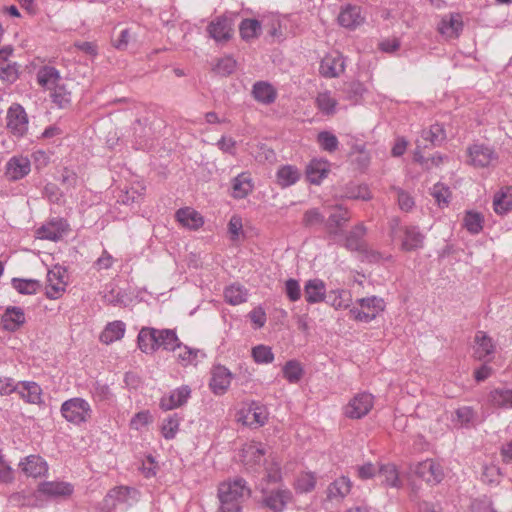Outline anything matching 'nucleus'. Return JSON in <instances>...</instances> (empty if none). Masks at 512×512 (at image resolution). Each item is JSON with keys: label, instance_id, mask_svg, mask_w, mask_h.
Returning a JSON list of instances; mask_svg holds the SVG:
<instances>
[{"label": "nucleus", "instance_id": "f257e3e1", "mask_svg": "<svg viewBox=\"0 0 512 512\" xmlns=\"http://www.w3.org/2000/svg\"><path fill=\"white\" fill-rule=\"evenodd\" d=\"M250 494L251 490L243 478L221 483L218 487L220 507L217 512H241L242 503Z\"/></svg>", "mask_w": 512, "mask_h": 512}, {"label": "nucleus", "instance_id": "f03ea898", "mask_svg": "<svg viewBox=\"0 0 512 512\" xmlns=\"http://www.w3.org/2000/svg\"><path fill=\"white\" fill-rule=\"evenodd\" d=\"M60 412L66 421L75 425L88 422L92 416L90 404L80 397H74L64 401L61 405Z\"/></svg>", "mask_w": 512, "mask_h": 512}, {"label": "nucleus", "instance_id": "7ed1b4c3", "mask_svg": "<svg viewBox=\"0 0 512 512\" xmlns=\"http://www.w3.org/2000/svg\"><path fill=\"white\" fill-rule=\"evenodd\" d=\"M360 308L353 307L349 313L353 319L359 322L369 323L385 309V302L377 296L361 298L357 300Z\"/></svg>", "mask_w": 512, "mask_h": 512}, {"label": "nucleus", "instance_id": "20e7f679", "mask_svg": "<svg viewBox=\"0 0 512 512\" xmlns=\"http://www.w3.org/2000/svg\"><path fill=\"white\" fill-rule=\"evenodd\" d=\"M234 19L226 14L217 16L206 27L208 36L218 44L227 43L234 34Z\"/></svg>", "mask_w": 512, "mask_h": 512}, {"label": "nucleus", "instance_id": "39448f33", "mask_svg": "<svg viewBox=\"0 0 512 512\" xmlns=\"http://www.w3.org/2000/svg\"><path fill=\"white\" fill-rule=\"evenodd\" d=\"M292 499L293 494L287 488L262 490L260 505L272 512H282Z\"/></svg>", "mask_w": 512, "mask_h": 512}, {"label": "nucleus", "instance_id": "423d86ee", "mask_svg": "<svg viewBox=\"0 0 512 512\" xmlns=\"http://www.w3.org/2000/svg\"><path fill=\"white\" fill-rule=\"evenodd\" d=\"M139 499V492L128 486H117L111 489L103 500L104 508L114 509L119 504L132 506Z\"/></svg>", "mask_w": 512, "mask_h": 512}, {"label": "nucleus", "instance_id": "0eeeda50", "mask_svg": "<svg viewBox=\"0 0 512 512\" xmlns=\"http://www.w3.org/2000/svg\"><path fill=\"white\" fill-rule=\"evenodd\" d=\"M67 280L66 268L55 265L47 273L46 296L49 299H58L65 292Z\"/></svg>", "mask_w": 512, "mask_h": 512}, {"label": "nucleus", "instance_id": "6e6552de", "mask_svg": "<svg viewBox=\"0 0 512 512\" xmlns=\"http://www.w3.org/2000/svg\"><path fill=\"white\" fill-rule=\"evenodd\" d=\"M7 128L16 137H22L28 130V116L20 104H13L7 111Z\"/></svg>", "mask_w": 512, "mask_h": 512}, {"label": "nucleus", "instance_id": "1a4fd4ad", "mask_svg": "<svg viewBox=\"0 0 512 512\" xmlns=\"http://www.w3.org/2000/svg\"><path fill=\"white\" fill-rule=\"evenodd\" d=\"M266 449L261 443L252 442L241 450V461L248 471L256 472L264 462Z\"/></svg>", "mask_w": 512, "mask_h": 512}, {"label": "nucleus", "instance_id": "9d476101", "mask_svg": "<svg viewBox=\"0 0 512 512\" xmlns=\"http://www.w3.org/2000/svg\"><path fill=\"white\" fill-rule=\"evenodd\" d=\"M374 398L371 394L363 392L355 395L345 407L344 414L350 419H360L372 409Z\"/></svg>", "mask_w": 512, "mask_h": 512}, {"label": "nucleus", "instance_id": "9b49d317", "mask_svg": "<svg viewBox=\"0 0 512 512\" xmlns=\"http://www.w3.org/2000/svg\"><path fill=\"white\" fill-rule=\"evenodd\" d=\"M351 218L350 212L347 208L341 205L332 207L328 218L325 220V229L331 237H336L342 234V229L349 222Z\"/></svg>", "mask_w": 512, "mask_h": 512}, {"label": "nucleus", "instance_id": "f8f14e48", "mask_svg": "<svg viewBox=\"0 0 512 512\" xmlns=\"http://www.w3.org/2000/svg\"><path fill=\"white\" fill-rule=\"evenodd\" d=\"M345 71V59L337 51L324 56L320 62L319 72L325 78L339 77Z\"/></svg>", "mask_w": 512, "mask_h": 512}, {"label": "nucleus", "instance_id": "ddd939ff", "mask_svg": "<svg viewBox=\"0 0 512 512\" xmlns=\"http://www.w3.org/2000/svg\"><path fill=\"white\" fill-rule=\"evenodd\" d=\"M38 492L50 498L66 499L74 492V487L69 482L45 481L38 485Z\"/></svg>", "mask_w": 512, "mask_h": 512}, {"label": "nucleus", "instance_id": "4468645a", "mask_svg": "<svg viewBox=\"0 0 512 512\" xmlns=\"http://www.w3.org/2000/svg\"><path fill=\"white\" fill-rule=\"evenodd\" d=\"M446 139V133L442 125L435 123L428 129H423L421 132V139L417 140V156L420 148H427L430 144L432 147L440 146Z\"/></svg>", "mask_w": 512, "mask_h": 512}, {"label": "nucleus", "instance_id": "2eb2a0df", "mask_svg": "<svg viewBox=\"0 0 512 512\" xmlns=\"http://www.w3.org/2000/svg\"><path fill=\"white\" fill-rule=\"evenodd\" d=\"M31 171V163L27 157L13 156L5 167V176L9 181H17L27 176Z\"/></svg>", "mask_w": 512, "mask_h": 512}, {"label": "nucleus", "instance_id": "dca6fc26", "mask_svg": "<svg viewBox=\"0 0 512 512\" xmlns=\"http://www.w3.org/2000/svg\"><path fill=\"white\" fill-rule=\"evenodd\" d=\"M415 474L430 484L440 483L444 476L441 465L432 459H426L418 463Z\"/></svg>", "mask_w": 512, "mask_h": 512}, {"label": "nucleus", "instance_id": "f3484780", "mask_svg": "<svg viewBox=\"0 0 512 512\" xmlns=\"http://www.w3.org/2000/svg\"><path fill=\"white\" fill-rule=\"evenodd\" d=\"M232 373L225 366H214L211 372L209 387L216 395H223L229 388Z\"/></svg>", "mask_w": 512, "mask_h": 512}, {"label": "nucleus", "instance_id": "a211bd4d", "mask_svg": "<svg viewBox=\"0 0 512 512\" xmlns=\"http://www.w3.org/2000/svg\"><path fill=\"white\" fill-rule=\"evenodd\" d=\"M337 19L340 26L353 30L360 26L365 18L360 6L347 4L341 8Z\"/></svg>", "mask_w": 512, "mask_h": 512}, {"label": "nucleus", "instance_id": "6ab92c4d", "mask_svg": "<svg viewBox=\"0 0 512 512\" xmlns=\"http://www.w3.org/2000/svg\"><path fill=\"white\" fill-rule=\"evenodd\" d=\"M191 395V389L188 385H183L165 395L160 400V408L169 411L183 406Z\"/></svg>", "mask_w": 512, "mask_h": 512}, {"label": "nucleus", "instance_id": "aec40b11", "mask_svg": "<svg viewBox=\"0 0 512 512\" xmlns=\"http://www.w3.org/2000/svg\"><path fill=\"white\" fill-rule=\"evenodd\" d=\"M366 227L363 223L354 226L346 235L343 246L349 251L367 252L368 246L364 241L366 235Z\"/></svg>", "mask_w": 512, "mask_h": 512}, {"label": "nucleus", "instance_id": "412c9836", "mask_svg": "<svg viewBox=\"0 0 512 512\" xmlns=\"http://www.w3.org/2000/svg\"><path fill=\"white\" fill-rule=\"evenodd\" d=\"M21 471L29 477H40L48 471L46 461L39 455H29L19 463Z\"/></svg>", "mask_w": 512, "mask_h": 512}, {"label": "nucleus", "instance_id": "4be33fe9", "mask_svg": "<svg viewBox=\"0 0 512 512\" xmlns=\"http://www.w3.org/2000/svg\"><path fill=\"white\" fill-rule=\"evenodd\" d=\"M68 230V224L63 219L52 220L37 230L40 239L58 241Z\"/></svg>", "mask_w": 512, "mask_h": 512}, {"label": "nucleus", "instance_id": "5701e85b", "mask_svg": "<svg viewBox=\"0 0 512 512\" xmlns=\"http://www.w3.org/2000/svg\"><path fill=\"white\" fill-rule=\"evenodd\" d=\"M25 323V314L20 307H8L1 317L4 330L14 332Z\"/></svg>", "mask_w": 512, "mask_h": 512}, {"label": "nucleus", "instance_id": "b1692460", "mask_svg": "<svg viewBox=\"0 0 512 512\" xmlns=\"http://www.w3.org/2000/svg\"><path fill=\"white\" fill-rule=\"evenodd\" d=\"M463 29L462 16L458 13L449 14L442 18L438 30L439 32L449 38H456L459 36Z\"/></svg>", "mask_w": 512, "mask_h": 512}, {"label": "nucleus", "instance_id": "393cba45", "mask_svg": "<svg viewBox=\"0 0 512 512\" xmlns=\"http://www.w3.org/2000/svg\"><path fill=\"white\" fill-rule=\"evenodd\" d=\"M254 99L264 105L272 104L277 98L276 89L266 81H258L252 87Z\"/></svg>", "mask_w": 512, "mask_h": 512}, {"label": "nucleus", "instance_id": "a878e982", "mask_svg": "<svg viewBox=\"0 0 512 512\" xmlns=\"http://www.w3.org/2000/svg\"><path fill=\"white\" fill-rule=\"evenodd\" d=\"M478 414L471 406H461L457 408L452 417V422L455 426L461 428H472L476 425Z\"/></svg>", "mask_w": 512, "mask_h": 512}, {"label": "nucleus", "instance_id": "bb28decb", "mask_svg": "<svg viewBox=\"0 0 512 512\" xmlns=\"http://www.w3.org/2000/svg\"><path fill=\"white\" fill-rule=\"evenodd\" d=\"M326 287L322 280L311 279L308 280L304 286L305 300L310 304L319 303L326 298Z\"/></svg>", "mask_w": 512, "mask_h": 512}, {"label": "nucleus", "instance_id": "cd10ccee", "mask_svg": "<svg viewBox=\"0 0 512 512\" xmlns=\"http://www.w3.org/2000/svg\"><path fill=\"white\" fill-rule=\"evenodd\" d=\"M403 235L404 236L401 243L402 250L412 251L419 249L423 246L424 235L419 231L418 227H403Z\"/></svg>", "mask_w": 512, "mask_h": 512}, {"label": "nucleus", "instance_id": "c85d7f7f", "mask_svg": "<svg viewBox=\"0 0 512 512\" xmlns=\"http://www.w3.org/2000/svg\"><path fill=\"white\" fill-rule=\"evenodd\" d=\"M20 397L29 404L42 403V389L33 381L19 382V389L17 391Z\"/></svg>", "mask_w": 512, "mask_h": 512}, {"label": "nucleus", "instance_id": "c756f323", "mask_svg": "<svg viewBox=\"0 0 512 512\" xmlns=\"http://www.w3.org/2000/svg\"><path fill=\"white\" fill-rule=\"evenodd\" d=\"M157 329L152 327H143L138 334L137 342L139 349L148 354L157 350Z\"/></svg>", "mask_w": 512, "mask_h": 512}, {"label": "nucleus", "instance_id": "7c9ffc66", "mask_svg": "<svg viewBox=\"0 0 512 512\" xmlns=\"http://www.w3.org/2000/svg\"><path fill=\"white\" fill-rule=\"evenodd\" d=\"M157 350L162 348L167 351H175L177 348H181V342L175 332L172 329H157Z\"/></svg>", "mask_w": 512, "mask_h": 512}, {"label": "nucleus", "instance_id": "2f4dec72", "mask_svg": "<svg viewBox=\"0 0 512 512\" xmlns=\"http://www.w3.org/2000/svg\"><path fill=\"white\" fill-rule=\"evenodd\" d=\"M38 84L48 90H51L61 82L59 71L53 66H43L37 72Z\"/></svg>", "mask_w": 512, "mask_h": 512}, {"label": "nucleus", "instance_id": "473e14b6", "mask_svg": "<svg viewBox=\"0 0 512 512\" xmlns=\"http://www.w3.org/2000/svg\"><path fill=\"white\" fill-rule=\"evenodd\" d=\"M475 357L478 360H486V358L494 353L495 345L492 339L484 332L478 331L475 335Z\"/></svg>", "mask_w": 512, "mask_h": 512}, {"label": "nucleus", "instance_id": "72a5a7b5", "mask_svg": "<svg viewBox=\"0 0 512 512\" xmlns=\"http://www.w3.org/2000/svg\"><path fill=\"white\" fill-rule=\"evenodd\" d=\"M469 157L474 166L486 167L493 159V151L484 145L475 144L469 148Z\"/></svg>", "mask_w": 512, "mask_h": 512}, {"label": "nucleus", "instance_id": "f704fd0d", "mask_svg": "<svg viewBox=\"0 0 512 512\" xmlns=\"http://www.w3.org/2000/svg\"><path fill=\"white\" fill-rule=\"evenodd\" d=\"M488 402L496 408H512V389L495 388L488 394Z\"/></svg>", "mask_w": 512, "mask_h": 512}, {"label": "nucleus", "instance_id": "c9c22d12", "mask_svg": "<svg viewBox=\"0 0 512 512\" xmlns=\"http://www.w3.org/2000/svg\"><path fill=\"white\" fill-rule=\"evenodd\" d=\"M329 173L328 162L324 160H312L306 168V176L310 183L319 184Z\"/></svg>", "mask_w": 512, "mask_h": 512}, {"label": "nucleus", "instance_id": "e433bc0d", "mask_svg": "<svg viewBox=\"0 0 512 512\" xmlns=\"http://www.w3.org/2000/svg\"><path fill=\"white\" fill-rule=\"evenodd\" d=\"M252 188V180L248 173H241L232 180V196L234 198H245L252 191Z\"/></svg>", "mask_w": 512, "mask_h": 512}, {"label": "nucleus", "instance_id": "4c0bfd02", "mask_svg": "<svg viewBox=\"0 0 512 512\" xmlns=\"http://www.w3.org/2000/svg\"><path fill=\"white\" fill-rule=\"evenodd\" d=\"M177 220L185 227L197 229L203 225V218L191 208H181L176 212Z\"/></svg>", "mask_w": 512, "mask_h": 512}, {"label": "nucleus", "instance_id": "58836bf2", "mask_svg": "<svg viewBox=\"0 0 512 512\" xmlns=\"http://www.w3.org/2000/svg\"><path fill=\"white\" fill-rule=\"evenodd\" d=\"M351 490V481L347 477H340L332 482L327 489L329 499H343Z\"/></svg>", "mask_w": 512, "mask_h": 512}, {"label": "nucleus", "instance_id": "ea45409f", "mask_svg": "<svg viewBox=\"0 0 512 512\" xmlns=\"http://www.w3.org/2000/svg\"><path fill=\"white\" fill-rule=\"evenodd\" d=\"M125 333V324L122 321H114L109 323L103 332L100 334L101 342L110 344L114 341L120 340Z\"/></svg>", "mask_w": 512, "mask_h": 512}, {"label": "nucleus", "instance_id": "a19ab883", "mask_svg": "<svg viewBox=\"0 0 512 512\" xmlns=\"http://www.w3.org/2000/svg\"><path fill=\"white\" fill-rule=\"evenodd\" d=\"M494 211L503 215L512 210V189L506 188L495 194L493 199Z\"/></svg>", "mask_w": 512, "mask_h": 512}, {"label": "nucleus", "instance_id": "79ce46f5", "mask_svg": "<svg viewBox=\"0 0 512 512\" xmlns=\"http://www.w3.org/2000/svg\"><path fill=\"white\" fill-rule=\"evenodd\" d=\"M300 178L298 169L292 165H285L277 171V183L281 187H289L295 184Z\"/></svg>", "mask_w": 512, "mask_h": 512}, {"label": "nucleus", "instance_id": "37998d69", "mask_svg": "<svg viewBox=\"0 0 512 512\" xmlns=\"http://www.w3.org/2000/svg\"><path fill=\"white\" fill-rule=\"evenodd\" d=\"M240 36L244 41L257 38L261 32V23L257 19H244L239 25Z\"/></svg>", "mask_w": 512, "mask_h": 512}, {"label": "nucleus", "instance_id": "c03bdc74", "mask_svg": "<svg viewBox=\"0 0 512 512\" xmlns=\"http://www.w3.org/2000/svg\"><path fill=\"white\" fill-rule=\"evenodd\" d=\"M379 477L387 486L398 488L401 486L398 471L393 464H384L378 468Z\"/></svg>", "mask_w": 512, "mask_h": 512}, {"label": "nucleus", "instance_id": "a18cd8bd", "mask_svg": "<svg viewBox=\"0 0 512 512\" xmlns=\"http://www.w3.org/2000/svg\"><path fill=\"white\" fill-rule=\"evenodd\" d=\"M11 284L18 293L23 295L36 294L41 287L40 281L35 279L13 278Z\"/></svg>", "mask_w": 512, "mask_h": 512}, {"label": "nucleus", "instance_id": "49530a36", "mask_svg": "<svg viewBox=\"0 0 512 512\" xmlns=\"http://www.w3.org/2000/svg\"><path fill=\"white\" fill-rule=\"evenodd\" d=\"M318 109L325 115H333L336 112L337 100L328 91L321 92L316 97Z\"/></svg>", "mask_w": 512, "mask_h": 512}, {"label": "nucleus", "instance_id": "de8ad7c7", "mask_svg": "<svg viewBox=\"0 0 512 512\" xmlns=\"http://www.w3.org/2000/svg\"><path fill=\"white\" fill-rule=\"evenodd\" d=\"M51 98L54 104L63 109L71 103V93L61 82L51 89Z\"/></svg>", "mask_w": 512, "mask_h": 512}, {"label": "nucleus", "instance_id": "09e8293b", "mask_svg": "<svg viewBox=\"0 0 512 512\" xmlns=\"http://www.w3.org/2000/svg\"><path fill=\"white\" fill-rule=\"evenodd\" d=\"M225 300L231 305H238L247 300V291L238 284L227 287L224 291Z\"/></svg>", "mask_w": 512, "mask_h": 512}, {"label": "nucleus", "instance_id": "8fccbe9b", "mask_svg": "<svg viewBox=\"0 0 512 512\" xmlns=\"http://www.w3.org/2000/svg\"><path fill=\"white\" fill-rule=\"evenodd\" d=\"M347 199H354V200H370L372 198L371 192L367 185L361 184V185H355V184H349L345 188V192L343 195Z\"/></svg>", "mask_w": 512, "mask_h": 512}, {"label": "nucleus", "instance_id": "3c124183", "mask_svg": "<svg viewBox=\"0 0 512 512\" xmlns=\"http://www.w3.org/2000/svg\"><path fill=\"white\" fill-rule=\"evenodd\" d=\"M181 417L177 413L169 415L167 418L163 420L161 431L162 435L165 439L170 440L173 439L179 429Z\"/></svg>", "mask_w": 512, "mask_h": 512}, {"label": "nucleus", "instance_id": "603ef678", "mask_svg": "<svg viewBox=\"0 0 512 512\" xmlns=\"http://www.w3.org/2000/svg\"><path fill=\"white\" fill-rule=\"evenodd\" d=\"M283 375L290 383H297L303 375L301 364L296 360L288 361L283 367Z\"/></svg>", "mask_w": 512, "mask_h": 512}, {"label": "nucleus", "instance_id": "864d4df0", "mask_svg": "<svg viewBox=\"0 0 512 512\" xmlns=\"http://www.w3.org/2000/svg\"><path fill=\"white\" fill-rule=\"evenodd\" d=\"M252 357L256 363L268 364L274 360V354L270 347L258 345L252 349Z\"/></svg>", "mask_w": 512, "mask_h": 512}, {"label": "nucleus", "instance_id": "5fc2aeb1", "mask_svg": "<svg viewBox=\"0 0 512 512\" xmlns=\"http://www.w3.org/2000/svg\"><path fill=\"white\" fill-rule=\"evenodd\" d=\"M348 292L345 290L331 291L325 298L326 302L333 306L335 309L348 307Z\"/></svg>", "mask_w": 512, "mask_h": 512}, {"label": "nucleus", "instance_id": "6e6d98bb", "mask_svg": "<svg viewBox=\"0 0 512 512\" xmlns=\"http://www.w3.org/2000/svg\"><path fill=\"white\" fill-rule=\"evenodd\" d=\"M464 223L469 232L477 234L483 228V217L480 213L467 212L464 218Z\"/></svg>", "mask_w": 512, "mask_h": 512}, {"label": "nucleus", "instance_id": "4d7b16f0", "mask_svg": "<svg viewBox=\"0 0 512 512\" xmlns=\"http://www.w3.org/2000/svg\"><path fill=\"white\" fill-rule=\"evenodd\" d=\"M318 142L322 149L328 152H334L339 144L337 137L328 131H322L318 134Z\"/></svg>", "mask_w": 512, "mask_h": 512}, {"label": "nucleus", "instance_id": "13d9d810", "mask_svg": "<svg viewBox=\"0 0 512 512\" xmlns=\"http://www.w3.org/2000/svg\"><path fill=\"white\" fill-rule=\"evenodd\" d=\"M303 224L306 227H313L319 224L325 225V216L317 208L309 209L303 215Z\"/></svg>", "mask_w": 512, "mask_h": 512}, {"label": "nucleus", "instance_id": "bf43d9fd", "mask_svg": "<svg viewBox=\"0 0 512 512\" xmlns=\"http://www.w3.org/2000/svg\"><path fill=\"white\" fill-rule=\"evenodd\" d=\"M431 194L439 206L448 205L451 192L445 185L441 183L435 184L432 188Z\"/></svg>", "mask_w": 512, "mask_h": 512}, {"label": "nucleus", "instance_id": "052dcab7", "mask_svg": "<svg viewBox=\"0 0 512 512\" xmlns=\"http://www.w3.org/2000/svg\"><path fill=\"white\" fill-rule=\"evenodd\" d=\"M236 69V61L232 57H224L218 61L214 70L221 76H228Z\"/></svg>", "mask_w": 512, "mask_h": 512}, {"label": "nucleus", "instance_id": "680f3d73", "mask_svg": "<svg viewBox=\"0 0 512 512\" xmlns=\"http://www.w3.org/2000/svg\"><path fill=\"white\" fill-rule=\"evenodd\" d=\"M251 421H249V424H256L258 426H262L267 421V414L263 407H260L258 405L253 404L248 410L247 418H250Z\"/></svg>", "mask_w": 512, "mask_h": 512}, {"label": "nucleus", "instance_id": "e2e57ef3", "mask_svg": "<svg viewBox=\"0 0 512 512\" xmlns=\"http://www.w3.org/2000/svg\"><path fill=\"white\" fill-rule=\"evenodd\" d=\"M316 485V478L311 473L301 475L296 481V490L301 493L312 491Z\"/></svg>", "mask_w": 512, "mask_h": 512}, {"label": "nucleus", "instance_id": "0e129e2a", "mask_svg": "<svg viewBox=\"0 0 512 512\" xmlns=\"http://www.w3.org/2000/svg\"><path fill=\"white\" fill-rule=\"evenodd\" d=\"M0 79L6 83H13L18 79L16 63L0 65Z\"/></svg>", "mask_w": 512, "mask_h": 512}, {"label": "nucleus", "instance_id": "69168bd1", "mask_svg": "<svg viewBox=\"0 0 512 512\" xmlns=\"http://www.w3.org/2000/svg\"><path fill=\"white\" fill-rule=\"evenodd\" d=\"M471 512H498L494 507L490 498L483 496L474 499L471 503Z\"/></svg>", "mask_w": 512, "mask_h": 512}, {"label": "nucleus", "instance_id": "338daca9", "mask_svg": "<svg viewBox=\"0 0 512 512\" xmlns=\"http://www.w3.org/2000/svg\"><path fill=\"white\" fill-rule=\"evenodd\" d=\"M124 295L119 289L112 287L109 290H105L103 294V301L109 305H119L123 303Z\"/></svg>", "mask_w": 512, "mask_h": 512}, {"label": "nucleus", "instance_id": "774afa93", "mask_svg": "<svg viewBox=\"0 0 512 512\" xmlns=\"http://www.w3.org/2000/svg\"><path fill=\"white\" fill-rule=\"evenodd\" d=\"M286 294L288 298L295 302L301 297L300 285L295 279H288L285 283Z\"/></svg>", "mask_w": 512, "mask_h": 512}]
</instances>
